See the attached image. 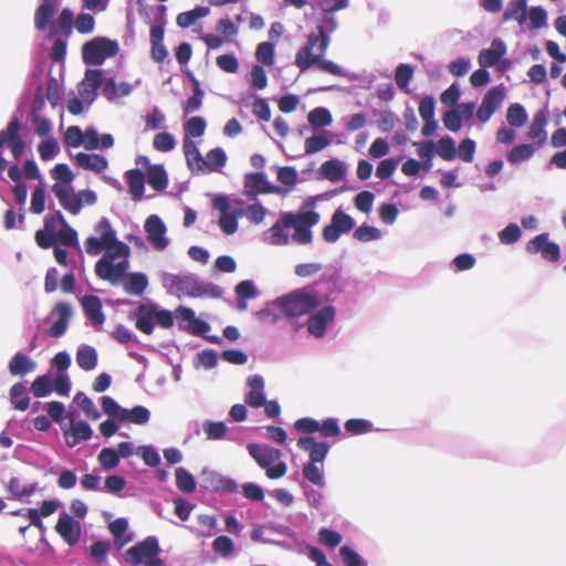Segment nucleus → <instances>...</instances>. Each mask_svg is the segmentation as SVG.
<instances>
[{"instance_id": "obj_1", "label": "nucleus", "mask_w": 566, "mask_h": 566, "mask_svg": "<svg viewBox=\"0 0 566 566\" xmlns=\"http://www.w3.org/2000/svg\"><path fill=\"white\" fill-rule=\"evenodd\" d=\"M316 202V197H308L296 212H283L266 232L270 243L287 245L291 239L302 245L312 243V228L321 220V214L315 209Z\"/></svg>"}, {"instance_id": "obj_2", "label": "nucleus", "mask_w": 566, "mask_h": 566, "mask_svg": "<svg viewBox=\"0 0 566 566\" xmlns=\"http://www.w3.org/2000/svg\"><path fill=\"white\" fill-rule=\"evenodd\" d=\"M129 252V247L124 242L117 241L116 233L114 232V244L106 248V252L95 264L96 275L112 284H117L125 276L128 261L123 260L118 263H114V261L117 258L126 259Z\"/></svg>"}, {"instance_id": "obj_3", "label": "nucleus", "mask_w": 566, "mask_h": 566, "mask_svg": "<svg viewBox=\"0 0 566 566\" xmlns=\"http://www.w3.org/2000/svg\"><path fill=\"white\" fill-rule=\"evenodd\" d=\"M316 283L294 290L279 301L282 313L287 317H300L312 313L322 304V298L315 290Z\"/></svg>"}, {"instance_id": "obj_4", "label": "nucleus", "mask_w": 566, "mask_h": 566, "mask_svg": "<svg viewBox=\"0 0 566 566\" xmlns=\"http://www.w3.org/2000/svg\"><path fill=\"white\" fill-rule=\"evenodd\" d=\"M331 39L321 25L317 32H312L307 36L305 45H303L295 55V65L301 72H306L318 62L326 53Z\"/></svg>"}, {"instance_id": "obj_5", "label": "nucleus", "mask_w": 566, "mask_h": 566, "mask_svg": "<svg viewBox=\"0 0 566 566\" xmlns=\"http://www.w3.org/2000/svg\"><path fill=\"white\" fill-rule=\"evenodd\" d=\"M159 552L160 548L157 538L148 536L140 543L129 547L126 551L125 559L127 563L134 565L161 566L163 562L158 558Z\"/></svg>"}, {"instance_id": "obj_6", "label": "nucleus", "mask_w": 566, "mask_h": 566, "mask_svg": "<svg viewBox=\"0 0 566 566\" xmlns=\"http://www.w3.org/2000/svg\"><path fill=\"white\" fill-rule=\"evenodd\" d=\"M118 44L107 38H94L82 46V57L86 65H101L107 57L116 55Z\"/></svg>"}, {"instance_id": "obj_7", "label": "nucleus", "mask_w": 566, "mask_h": 566, "mask_svg": "<svg viewBox=\"0 0 566 566\" xmlns=\"http://www.w3.org/2000/svg\"><path fill=\"white\" fill-rule=\"evenodd\" d=\"M166 11L167 8L165 6L160 4L157 7V13L155 19L158 23L151 25L149 31L151 44V59L157 63L164 62L168 55V52L164 45Z\"/></svg>"}, {"instance_id": "obj_8", "label": "nucleus", "mask_w": 566, "mask_h": 566, "mask_svg": "<svg viewBox=\"0 0 566 566\" xmlns=\"http://www.w3.org/2000/svg\"><path fill=\"white\" fill-rule=\"evenodd\" d=\"M354 227V219L340 208H338L332 214L331 223L323 228L322 237L327 243H334L340 238L343 233L352 231Z\"/></svg>"}, {"instance_id": "obj_9", "label": "nucleus", "mask_w": 566, "mask_h": 566, "mask_svg": "<svg viewBox=\"0 0 566 566\" xmlns=\"http://www.w3.org/2000/svg\"><path fill=\"white\" fill-rule=\"evenodd\" d=\"M176 291L191 297H200V296H219L220 289L213 284H205L200 283L198 280L184 276L178 277L174 283Z\"/></svg>"}, {"instance_id": "obj_10", "label": "nucleus", "mask_w": 566, "mask_h": 566, "mask_svg": "<svg viewBox=\"0 0 566 566\" xmlns=\"http://www.w3.org/2000/svg\"><path fill=\"white\" fill-rule=\"evenodd\" d=\"M21 124L18 118L10 120L6 129L0 130V149L7 144L18 161L25 150V143L20 135Z\"/></svg>"}, {"instance_id": "obj_11", "label": "nucleus", "mask_w": 566, "mask_h": 566, "mask_svg": "<svg viewBox=\"0 0 566 566\" xmlns=\"http://www.w3.org/2000/svg\"><path fill=\"white\" fill-rule=\"evenodd\" d=\"M101 237H88L85 241V249L90 255H97L102 250L114 244V230L107 219H102L95 229Z\"/></svg>"}, {"instance_id": "obj_12", "label": "nucleus", "mask_w": 566, "mask_h": 566, "mask_svg": "<svg viewBox=\"0 0 566 566\" xmlns=\"http://www.w3.org/2000/svg\"><path fill=\"white\" fill-rule=\"evenodd\" d=\"M505 97L503 86L492 87L483 97L480 107L476 111V117L480 122L486 123L492 115L500 108Z\"/></svg>"}, {"instance_id": "obj_13", "label": "nucleus", "mask_w": 566, "mask_h": 566, "mask_svg": "<svg viewBox=\"0 0 566 566\" xmlns=\"http://www.w3.org/2000/svg\"><path fill=\"white\" fill-rule=\"evenodd\" d=\"M200 484L205 490L214 492H234L237 490V483L232 479L209 469L201 471Z\"/></svg>"}, {"instance_id": "obj_14", "label": "nucleus", "mask_w": 566, "mask_h": 566, "mask_svg": "<svg viewBox=\"0 0 566 566\" xmlns=\"http://www.w3.org/2000/svg\"><path fill=\"white\" fill-rule=\"evenodd\" d=\"M528 253H541L548 261L556 262L560 258V249L558 244L548 241L547 233H541L528 241L526 245Z\"/></svg>"}, {"instance_id": "obj_15", "label": "nucleus", "mask_w": 566, "mask_h": 566, "mask_svg": "<svg viewBox=\"0 0 566 566\" xmlns=\"http://www.w3.org/2000/svg\"><path fill=\"white\" fill-rule=\"evenodd\" d=\"M281 188L273 186L262 172H250L245 176L244 193L249 198L255 197L258 193H279Z\"/></svg>"}, {"instance_id": "obj_16", "label": "nucleus", "mask_w": 566, "mask_h": 566, "mask_svg": "<svg viewBox=\"0 0 566 566\" xmlns=\"http://www.w3.org/2000/svg\"><path fill=\"white\" fill-rule=\"evenodd\" d=\"M145 231L147 233V240L157 250H164L168 245V240L165 237L167 228L163 220L151 214L145 222Z\"/></svg>"}, {"instance_id": "obj_17", "label": "nucleus", "mask_w": 566, "mask_h": 566, "mask_svg": "<svg viewBox=\"0 0 566 566\" xmlns=\"http://www.w3.org/2000/svg\"><path fill=\"white\" fill-rule=\"evenodd\" d=\"M335 307L326 305L313 314L307 321V331L315 337H323L326 332L327 324L335 318Z\"/></svg>"}, {"instance_id": "obj_18", "label": "nucleus", "mask_w": 566, "mask_h": 566, "mask_svg": "<svg viewBox=\"0 0 566 566\" xmlns=\"http://www.w3.org/2000/svg\"><path fill=\"white\" fill-rule=\"evenodd\" d=\"M56 533L63 538V541L74 546L81 538V525L71 515L63 513L55 525Z\"/></svg>"}, {"instance_id": "obj_19", "label": "nucleus", "mask_w": 566, "mask_h": 566, "mask_svg": "<svg viewBox=\"0 0 566 566\" xmlns=\"http://www.w3.org/2000/svg\"><path fill=\"white\" fill-rule=\"evenodd\" d=\"M80 302L86 317L92 322L97 331H102V326L105 322V315L103 313L101 298L96 295H85Z\"/></svg>"}, {"instance_id": "obj_20", "label": "nucleus", "mask_w": 566, "mask_h": 566, "mask_svg": "<svg viewBox=\"0 0 566 566\" xmlns=\"http://www.w3.org/2000/svg\"><path fill=\"white\" fill-rule=\"evenodd\" d=\"M52 313H56L59 318L46 331V334L51 337L59 338L63 336L69 328L72 308L70 304L59 302L54 305Z\"/></svg>"}, {"instance_id": "obj_21", "label": "nucleus", "mask_w": 566, "mask_h": 566, "mask_svg": "<svg viewBox=\"0 0 566 566\" xmlns=\"http://www.w3.org/2000/svg\"><path fill=\"white\" fill-rule=\"evenodd\" d=\"M137 164L148 165L147 169V182L149 186L157 190L163 191L168 186V175L161 165H149L148 158L140 156L137 159Z\"/></svg>"}, {"instance_id": "obj_22", "label": "nucleus", "mask_w": 566, "mask_h": 566, "mask_svg": "<svg viewBox=\"0 0 566 566\" xmlns=\"http://www.w3.org/2000/svg\"><path fill=\"white\" fill-rule=\"evenodd\" d=\"M248 450L250 455L263 469L279 461L282 455V452L279 449L269 446L262 447L255 443L249 444Z\"/></svg>"}, {"instance_id": "obj_23", "label": "nucleus", "mask_w": 566, "mask_h": 566, "mask_svg": "<svg viewBox=\"0 0 566 566\" xmlns=\"http://www.w3.org/2000/svg\"><path fill=\"white\" fill-rule=\"evenodd\" d=\"M297 447L310 453V462H323L328 453L329 446L326 442H317L313 437H303L297 440Z\"/></svg>"}, {"instance_id": "obj_24", "label": "nucleus", "mask_w": 566, "mask_h": 566, "mask_svg": "<svg viewBox=\"0 0 566 566\" xmlns=\"http://www.w3.org/2000/svg\"><path fill=\"white\" fill-rule=\"evenodd\" d=\"M60 205L71 214L76 216L80 213L82 206L76 193L72 192L71 188L55 184L52 188Z\"/></svg>"}, {"instance_id": "obj_25", "label": "nucleus", "mask_w": 566, "mask_h": 566, "mask_svg": "<svg viewBox=\"0 0 566 566\" xmlns=\"http://www.w3.org/2000/svg\"><path fill=\"white\" fill-rule=\"evenodd\" d=\"M102 85V71L87 70L83 81L78 85V93L82 97L93 101Z\"/></svg>"}, {"instance_id": "obj_26", "label": "nucleus", "mask_w": 566, "mask_h": 566, "mask_svg": "<svg viewBox=\"0 0 566 566\" xmlns=\"http://www.w3.org/2000/svg\"><path fill=\"white\" fill-rule=\"evenodd\" d=\"M182 151L186 158V163L191 172H203V159L198 144L193 139L184 138Z\"/></svg>"}, {"instance_id": "obj_27", "label": "nucleus", "mask_w": 566, "mask_h": 566, "mask_svg": "<svg viewBox=\"0 0 566 566\" xmlns=\"http://www.w3.org/2000/svg\"><path fill=\"white\" fill-rule=\"evenodd\" d=\"M248 386L250 388L249 392L245 396V402L253 407L260 408L265 403L264 396V379L260 375H252L248 378Z\"/></svg>"}, {"instance_id": "obj_28", "label": "nucleus", "mask_w": 566, "mask_h": 566, "mask_svg": "<svg viewBox=\"0 0 566 566\" xmlns=\"http://www.w3.org/2000/svg\"><path fill=\"white\" fill-rule=\"evenodd\" d=\"M59 7V0H43L35 11L34 25L38 30H45Z\"/></svg>"}, {"instance_id": "obj_29", "label": "nucleus", "mask_w": 566, "mask_h": 566, "mask_svg": "<svg viewBox=\"0 0 566 566\" xmlns=\"http://www.w3.org/2000/svg\"><path fill=\"white\" fill-rule=\"evenodd\" d=\"M75 163L78 167L96 174L103 172L108 167L107 159L97 154L78 153L75 155Z\"/></svg>"}, {"instance_id": "obj_30", "label": "nucleus", "mask_w": 566, "mask_h": 566, "mask_svg": "<svg viewBox=\"0 0 566 566\" xmlns=\"http://www.w3.org/2000/svg\"><path fill=\"white\" fill-rule=\"evenodd\" d=\"M155 306L151 304H140L136 312L135 326L146 335L154 331Z\"/></svg>"}, {"instance_id": "obj_31", "label": "nucleus", "mask_w": 566, "mask_h": 566, "mask_svg": "<svg viewBox=\"0 0 566 566\" xmlns=\"http://www.w3.org/2000/svg\"><path fill=\"white\" fill-rule=\"evenodd\" d=\"M505 44L500 40H494L490 49H484L479 54V64L482 67H491L497 64L501 57L505 54Z\"/></svg>"}, {"instance_id": "obj_32", "label": "nucleus", "mask_w": 566, "mask_h": 566, "mask_svg": "<svg viewBox=\"0 0 566 566\" xmlns=\"http://www.w3.org/2000/svg\"><path fill=\"white\" fill-rule=\"evenodd\" d=\"M128 191L134 201H140L145 191V175L139 169H130L125 172Z\"/></svg>"}, {"instance_id": "obj_33", "label": "nucleus", "mask_w": 566, "mask_h": 566, "mask_svg": "<svg viewBox=\"0 0 566 566\" xmlns=\"http://www.w3.org/2000/svg\"><path fill=\"white\" fill-rule=\"evenodd\" d=\"M93 434L91 426L86 421L73 422L71 430L65 431V441L69 447H75L81 441L88 440Z\"/></svg>"}, {"instance_id": "obj_34", "label": "nucleus", "mask_w": 566, "mask_h": 566, "mask_svg": "<svg viewBox=\"0 0 566 566\" xmlns=\"http://www.w3.org/2000/svg\"><path fill=\"white\" fill-rule=\"evenodd\" d=\"M98 355L94 347L82 345L76 352V363L83 370H93L97 366Z\"/></svg>"}, {"instance_id": "obj_35", "label": "nucleus", "mask_w": 566, "mask_h": 566, "mask_svg": "<svg viewBox=\"0 0 566 566\" xmlns=\"http://www.w3.org/2000/svg\"><path fill=\"white\" fill-rule=\"evenodd\" d=\"M228 160L226 151L220 148L209 150L203 159V172L217 171L226 166Z\"/></svg>"}, {"instance_id": "obj_36", "label": "nucleus", "mask_w": 566, "mask_h": 566, "mask_svg": "<svg viewBox=\"0 0 566 566\" xmlns=\"http://www.w3.org/2000/svg\"><path fill=\"white\" fill-rule=\"evenodd\" d=\"M35 364L30 359L29 356L22 353H17L9 363V370L11 375H25L33 371Z\"/></svg>"}, {"instance_id": "obj_37", "label": "nucleus", "mask_w": 566, "mask_h": 566, "mask_svg": "<svg viewBox=\"0 0 566 566\" xmlns=\"http://www.w3.org/2000/svg\"><path fill=\"white\" fill-rule=\"evenodd\" d=\"M504 21L515 20L520 24L525 23L527 19V3L526 0H513L507 6L504 14Z\"/></svg>"}, {"instance_id": "obj_38", "label": "nucleus", "mask_w": 566, "mask_h": 566, "mask_svg": "<svg viewBox=\"0 0 566 566\" xmlns=\"http://www.w3.org/2000/svg\"><path fill=\"white\" fill-rule=\"evenodd\" d=\"M148 285V279L144 273H130L124 282V290L134 295H142Z\"/></svg>"}, {"instance_id": "obj_39", "label": "nucleus", "mask_w": 566, "mask_h": 566, "mask_svg": "<svg viewBox=\"0 0 566 566\" xmlns=\"http://www.w3.org/2000/svg\"><path fill=\"white\" fill-rule=\"evenodd\" d=\"M10 398L14 409L25 411L30 405V398L23 384H14L10 389Z\"/></svg>"}, {"instance_id": "obj_40", "label": "nucleus", "mask_w": 566, "mask_h": 566, "mask_svg": "<svg viewBox=\"0 0 566 566\" xmlns=\"http://www.w3.org/2000/svg\"><path fill=\"white\" fill-rule=\"evenodd\" d=\"M150 417L149 410L143 406H136L133 409H125L122 411L120 421L133 422L135 424H145Z\"/></svg>"}, {"instance_id": "obj_41", "label": "nucleus", "mask_w": 566, "mask_h": 566, "mask_svg": "<svg viewBox=\"0 0 566 566\" xmlns=\"http://www.w3.org/2000/svg\"><path fill=\"white\" fill-rule=\"evenodd\" d=\"M38 490V483L22 485L19 478H11L8 484V491L15 499H24L32 495Z\"/></svg>"}, {"instance_id": "obj_42", "label": "nucleus", "mask_w": 566, "mask_h": 566, "mask_svg": "<svg viewBox=\"0 0 566 566\" xmlns=\"http://www.w3.org/2000/svg\"><path fill=\"white\" fill-rule=\"evenodd\" d=\"M206 120L201 116H193L188 119L184 125L185 137L193 139L196 137H201L206 132Z\"/></svg>"}, {"instance_id": "obj_43", "label": "nucleus", "mask_w": 566, "mask_h": 566, "mask_svg": "<svg viewBox=\"0 0 566 566\" xmlns=\"http://www.w3.org/2000/svg\"><path fill=\"white\" fill-rule=\"evenodd\" d=\"M209 9L206 7H197L193 10L181 12L177 15L176 22L180 28H189L198 19L208 14Z\"/></svg>"}, {"instance_id": "obj_44", "label": "nucleus", "mask_w": 566, "mask_h": 566, "mask_svg": "<svg viewBox=\"0 0 566 566\" xmlns=\"http://www.w3.org/2000/svg\"><path fill=\"white\" fill-rule=\"evenodd\" d=\"M176 485L181 492L191 493L196 490V480L185 468H178L176 470Z\"/></svg>"}, {"instance_id": "obj_45", "label": "nucleus", "mask_w": 566, "mask_h": 566, "mask_svg": "<svg viewBox=\"0 0 566 566\" xmlns=\"http://www.w3.org/2000/svg\"><path fill=\"white\" fill-rule=\"evenodd\" d=\"M506 119L511 126L522 127L527 120V113L521 104L515 103L509 106Z\"/></svg>"}, {"instance_id": "obj_46", "label": "nucleus", "mask_w": 566, "mask_h": 566, "mask_svg": "<svg viewBox=\"0 0 566 566\" xmlns=\"http://www.w3.org/2000/svg\"><path fill=\"white\" fill-rule=\"evenodd\" d=\"M192 82L193 94L186 101L184 105V113L186 115L198 111L202 105V99L205 96L203 91L200 88L199 82L195 77L192 78Z\"/></svg>"}, {"instance_id": "obj_47", "label": "nucleus", "mask_w": 566, "mask_h": 566, "mask_svg": "<svg viewBox=\"0 0 566 566\" xmlns=\"http://www.w3.org/2000/svg\"><path fill=\"white\" fill-rule=\"evenodd\" d=\"M308 123L313 127H324L332 124V114L325 107H316L308 113Z\"/></svg>"}, {"instance_id": "obj_48", "label": "nucleus", "mask_w": 566, "mask_h": 566, "mask_svg": "<svg viewBox=\"0 0 566 566\" xmlns=\"http://www.w3.org/2000/svg\"><path fill=\"white\" fill-rule=\"evenodd\" d=\"M321 171L324 178L329 181H338L344 177V169L342 164L337 160H327L321 166Z\"/></svg>"}, {"instance_id": "obj_49", "label": "nucleus", "mask_w": 566, "mask_h": 566, "mask_svg": "<svg viewBox=\"0 0 566 566\" xmlns=\"http://www.w3.org/2000/svg\"><path fill=\"white\" fill-rule=\"evenodd\" d=\"M202 429L209 440H222L228 430L223 421H206Z\"/></svg>"}, {"instance_id": "obj_50", "label": "nucleus", "mask_w": 566, "mask_h": 566, "mask_svg": "<svg viewBox=\"0 0 566 566\" xmlns=\"http://www.w3.org/2000/svg\"><path fill=\"white\" fill-rule=\"evenodd\" d=\"M535 153V149L530 144H522L512 148L507 155V160L511 164H518L530 159Z\"/></svg>"}, {"instance_id": "obj_51", "label": "nucleus", "mask_w": 566, "mask_h": 566, "mask_svg": "<svg viewBox=\"0 0 566 566\" xmlns=\"http://www.w3.org/2000/svg\"><path fill=\"white\" fill-rule=\"evenodd\" d=\"M55 237L56 242L65 247H78L77 233L69 223H65L57 232H55Z\"/></svg>"}, {"instance_id": "obj_52", "label": "nucleus", "mask_w": 566, "mask_h": 566, "mask_svg": "<svg viewBox=\"0 0 566 566\" xmlns=\"http://www.w3.org/2000/svg\"><path fill=\"white\" fill-rule=\"evenodd\" d=\"M153 146L157 151L168 153L176 147V139L170 133L161 132L155 135Z\"/></svg>"}, {"instance_id": "obj_53", "label": "nucleus", "mask_w": 566, "mask_h": 566, "mask_svg": "<svg viewBox=\"0 0 566 566\" xmlns=\"http://www.w3.org/2000/svg\"><path fill=\"white\" fill-rule=\"evenodd\" d=\"M436 153L444 160H453L457 156L454 140L449 136L439 139Z\"/></svg>"}, {"instance_id": "obj_54", "label": "nucleus", "mask_w": 566, "mask_h": 566, "mask_svg": "<svg viewBox=\"0 0 566 566\" xmlns=\"http://www.w3.org/2000/svg\"><path fill=\"white\" fill-rule=\"evenodd\" d=\"M331 144V139L326 134L314 135L305 140V153L306 154H315L323 150Z\"/></svg>"}, {"instance_id": "obj_55", "label": "nucleus", "mask_w": 566, "mask_h": 566, "mask_svg": "<svg viewBox=\"0 0 566 566\" xmlns=\"http://www.w3.org/2000/svg\"><path fill=\"white\" fill-rule=\"evenodd\" d=\"M545 125V118L536 115L528 130L530 138L536 140L539 145L546 140Z\"/></svg>"}, {"instance_id": "obj_56", "label": "nucleus", "mask_w": 566, "mask_h": 566, "mask_svg": "<svg viewBox=\"0 0 566 566\" xmlns=\"http://www.w3.org/2000/svg\"><path fill=\"white\" fill-rule=\"evenodd\" d=\"M413 76V69L409 64H399L396 69L395 81L399 88L407 91L408 84Z\"/></svg>"}, {"instance_id": "obj_57", "label": "nucleus", "mask_w": 566, "mask_h": 566, "mask_svg": "<svg viewBox=\"0 0 566 566\" xmlns=\"http://www.w3.org/2000/svg\"><path fill=\"white\" fill-rule=\"evenodd\" d=\"M98 462L105 470L115 469L119 463V454L112 448H103L98 454Z\"/></svg>"}, {"instance_id": "obj_58", "label": "nucleus", "mask_w": 566, "mask_h": 566, "mask_svg": "<svg viewBox=\"0 0 566 566\" xmlns=\"http://www.w3.org/2000/svg\"><path fill=\"white\" fill-rule=\"evenodd\" d=\"M256 60L268 66L274 63V45L270 42H262L258 45L255 51Z\"/></svg>"}, {"instance_id": "obj_59", "label": "nucleus", "mask_w": 566, "mask_h": 566, "mask_svg": "<svg viewBox=\"0 0 566 566\" xmlns=\"http://www.w3.org/2000/svg\"><path fill=\"white\" fill-rule=\"evenodd\" d=\"M212 551L223 557H228L234 552V543L226 535L218 536L212 542Z\"/></svg>"}, {"instance_id": "obj_60", "label": "nucleus", "mask_w": 566, "mask_h": 566, "mask_svg": "<svg viewBox=\"0 0 566 566\" xmlns=\"http://www.w3.org/2000/svg\"><path fill=\"white\" fill-rule=\"evenodd\" d=\"M353 235L360 242H368L378 240L381 237V232L375 227L363 224L354 231Z\"/></svg>"}, {"instance_id": "obj_61", "label": "nucleus", "mask_w": 566, "mask_h": 566, "mask_svg": "<svg viewBox=\"0 0 566 566\" xmlns=\"http://www.w3.org/2000/svg\"><path fill=\"white\" fill-rule=\"evenodd\" d=\"M52 388V380L49 375L39 376L31 386V391L38 398L45 397Z\"/></svg>"}, {"instance_id": "obj_62", "label": "nucleus", "mask_w": 566, "mask_h": 566, "mask_svg": "<svg viewBox=\"0 0 566 566\" xmlns=\"http://www.w3.org/2000/svg\"><path fill=\"white\" fill-rule=\"evenodd\" d=\"M74 401L77 402L80 408L87 417L92 419H97L99 417V412L96 409L93 400L85 396L83 392L76 394V396L74 397Z\"/></svg>"}, {"instance_id": "obj_63", "label": "nucleus", "mask_w": 566, "mask_h": 566, "mask_svg": "<svg viewBox=\"0 0 566 566\" xmlns=\"http://www.w3.org/2000/svg\"><path fill=\"white\" fill-rule=\"evenodd\" d=\"M345 430L352 434H363L373 430V423L365 419H349L345 422Z\"/></svg>"}, {"instance_id": "obj_64", "label": "nucleus", "mask_w": 566, "mask_h": 566, "mask_svg": "<svg viewBox=\"0 0 566 566\" xmlns=\"http://www.w3.org/2000/svg\"><path fill=\"white\" fill-rule=\"evenodd\" d=\"M84 133L78 126H70L63 136V142L69 147H80L84 143Z\"/></svg>"}]
</instances>
